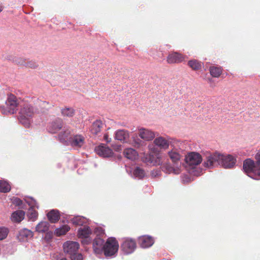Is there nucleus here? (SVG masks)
<instances>
[{
  "label": "nucleus",
  "mask_w": 260,
  "mask_h": 260,
  "mask_svg": "<svg viewBox=\"0 0 260 260\" xmlns=\"http://www.w3.org/2000/svg\"><path fill=\"white\" fill-rule=\"evenodd\" d=\"M255 161L247 158L243 162V168L244 172L251 178L260 179V152L255 156Z\"/></svg>",
  "instance_id": "1"
},
{
  "label": "nucleus",
  "mask_w": 260,
  "mask_h": 260,
  "mask_svg": "<svg viewBox=\"0 0 260 260\" xmlns=\"http://www.w3.org/2000/svg\"><path fill=\"white\" fill-rule=\"evenodd\" d=\"M35 113L34 107L28 103H24L21 106L19 112L18 120L25 127L29 128L32 122V118Z\"/></svg>",
  "instance_id": "2"
},
{
  "label": "nucleus",
  "mask_w": 260,
  "mask_h": 260,
  "mask_svg": "<svg viewBox=\"0 0 260 260\" xmlns=\"http://www.w3.org/2000/svg\"><path fill=\"white\" fill-rule=\"evenodd\" d=\"M64 252L70 255L71 260H83V256L77 253L79 244L77 242L67 241L63 245Z\"/></svg>",
  "instance_id": "3"
},
{
  "label": "nucleus",
  "mask_w": 260,
  "mask_h": 260,
  "mask_svg": "<svg viewBox=\"0 0 260 260\" xmlns=\"http://www.w3.org/2000/svg\"><path fill=\"white\" fill-rule=\"evenodd\" d=\"M203 166L205 168L212 169L220 165L221 153L215 152L211 153L207 152L204 154Z\"/></svg>",
  "instance_id": "4"
},
{
  "label": "nucleus",
  "mask_w": 260,
  "mask_h": 260,
  "mask_svg": "<svg viewBox=\"0 0 260 260\" xmlns=\"http://www.w3.org/2000/svg\"><path fill=\"white\" fill-rule=\"evenodd\" d=\"M119 244L115 238H109L104 245L103 250L106 256L114 255L118 251Z\"/></svg>",
  "instance_id": "5"
},
{
  "label": "nucleus",
  "mask_w": 260,
  "mask_h": 260,
  "mask_svg": "<svg viewBox=\"0 0 260 260\" xmlns=\"http://www.w3.org/2000/svg\"><path fill=\"white\" fill-rule=\"evenodd\" d=\"M6 105L7 109L2 112L5 114H13L16 113L19 102L16 96L10 94L6 102Z\"/></svg>",
  "instance_id": "6"
},
{
  "label": "nucleus",
  "mask_w": 260,
  "mask_h": 260,
  "mask_svg": "<svg viewBox=\"0 0 260 260\" xmlns=\"http://www.w3.org/2000/svg\"><path fill=\"white\" fill-rule=\"evenodd\" d=\"M136 247L137 244L136 241L129 238L124 239L121 245V250L126 254L132 253L135 251Z\"/></svg>",
  "instance_id": "7"
},
{
  "label": "nucleus",
  "mask_w": 260,
  "mask_h": 260,
  "mask_svg": "<svg viewBox=\"0 0 260 260\" xmlns=\"http://www.w3.org/2000/svg\"><path fill=\"white\" fill-rule=\"evenodd\" d=\"M202 156L197 152H192L189 153L185 157L186 164L190 166L199 165L202 161Z\"/></svg>",
  "instance_id": "8"
},
{
  "label": "nucleus",
  "mask_w": 260,
  "mask_h": 260,
  "mask_svg": "<svg viewBox=\"0 0 260 260\" xmlns=\"http://www.w3.org/2000/svg\"><path fill=\"white\" fill-rule=\"evenodd\" d=\"M236 163V159L231 155H223L221 154L220 165L224 168H231Z\"/></svg>",
  "instance_id": "9"
},
{
  "label": "nucleus",
  "mask_w": 260,
  "mask_h": 260,
  "mask_svg": "<svg viewBox=\"0 0 260 260\" xmlns=\"http://www.w3.org/2000/svg\"><path fill=\"white\" fill-rule=\"evenodd\" d=\"M95 151L99 155L103 157H109L113 155V151L104 144H101L95 148Z\"/></svg>",
  "instance_id": "10"
},
{
  "label": "nucleus",
  "mask_w": 260,
  "mask_h": 260,
  "mask_svg": "<svg viewBox=\"0 0 260 260\" xmlns=\"http://www.w3.org/2000/svg\"><path fill=\"white\" fill-rule=\"evenodd\" d=\"M185 56L177 52H173L169 54L167 58V61L169 64L179 63L183 61Z\"/></svg>",
  "instance_id": "11"
},
{
  "label": "nucleus",
  "mask_w": 260,
  "mask_h": 260,
  "mask_svg": "<svg viewBox=\"0 0 260 260\" xmlns=\"http://www.w3.org/2000/svg\"><path fill=\"white\" fill-rule=\"evenodd\" d=\"M139 136L141 139L149 141L154 138L155 134L150 129L145 128H140L139 129Z\"/></svg>",
  "instance_id": "12"
},
{
  "label": "nucleus",
  "mask_w": 260,
  "mask_h": 260,
  "mask_svg": "<svg viewBox=\"0 0 260 260\" xmlns=\"http://www.w3.org/2000/svg\"><path fill=\"white\" fill-rule=\"evenodd\" d=\"M63 121L61 119H56L50 123L48 126L49 132L55 134L61 129L63 126Z\"/></svg>",
  "instance_id": "13"
},
{
  "label": "nucleus",
  "mask_w": 260,
  "mask_h": 260,
  "mask_svg": "<svg viewBox=\"0 0 260 260\" xmlns=\"http://www.w3.org/2000/svg\"><path fill=\"white\" fill-rule=\"evenodd\" d=\"M71 129L69 127H64L63 129L59 133L58 137L60 141L62 143L69 142L71 137Z\"/></svg>",
  "instance_id": "14"
},
{
  "label": "nucleus",
  "mask_w": 260,
  "mask_h": 260,
  "mask_svg": "<svg viewBox=\"0 0 260 260\" xmlns=\"http://www.w3.org/2000/svg\"><path fill=\"white\" fill-rule=\"evenodd\" d=\"M85 138L81 135H76L72 137L69 142V144L73 147H81L84 144Z\"/></svg>",
  "instance_id": "15"
},
{
  "label": "nucleus",
  "mask_w": 260,
  "mask_h": 260,
  "mask_svg": "<svg viewBox=\"0 0 260 260\" xmlns=\"http://www.w3.org/2000/svg\"><path fill=\"white\" fill-rule=\"evenodd\" d=\"M138 241L140 245L143 248L150 247L154 243L153 238L150 236H147L140 237Z\"/></svg>",
  "instance_id": "16"
},
{
  "label": "nucleus",
  "mask_w": 260,
  "mask_h": 260,
  "mask_svg": "<svg viewBox=\"0 0 260 260\" xmlns=\"http://www.w3.org/2000/svg\"><path fill=\"white\" fill-rule=\"evenodd\" d=\"M104 241L100 237H96L93 241V249L95 253H101L104 248Z\"/></svg>",
  "instance_id": "17"
},
{
  "label": "nucleus",
  "mask_w": 260,
  "mask_h": 260,
  "mask_svg": "<svg viewBox=\"0 0 260 260\" xmlns=\"http://www.w3.org/2000/svg\"><path fill=\"white\" fill-rule=\"evenodd\" d=\"M154 144L160 149H167L169 146V142L162 137H158L154 139Z\"/></svg>",
  "instance_id": "18"
},
{
  "label": "nucleus",
  "mask_w": 260,
  "mask_h": 260,
  "mask_svg": "<svg viewBox=\"0 0 260 260\" xmlns=\"http://www.w3.org/2000/svg\"><path fill=\"white\" fill-rule=\"evenodd\" d=\"M123 153L125 157L132 160H136L138 156V152L134 149L131 148H125Z\"/></svg>",
  "instance_id": "19"
},
{
  "label": "nucleus",
  "mask_w": 260,
  "mask_h": 260,
  "mask_svg": "<svg viewBox=\"0 0 260 260\" xmlns=\"http://www.w3.org/2000/svg\"><path fill=\"white\" fill-rule=\"evenodd\" d=\"M129 137V134L127 131L122 129L118 130L115 133V138L121 142L126 141Z\"/></svg>",
  "instance_id": "20"
},
{
  "label": "nucleus",
  "mask_w": 260,
  "mask_h": 260,
  "mask_svg": "<svg viewBox=\"0 0 260 260\" xmlns=\"http://www.w3.org/2000/svg\"><path fill=\"white\" fill-rule=\"evenodd\" d=\"M162 169L167 173H173L175 174H179L180 173V169L179 167H172L170 164H164L162 165Z\"/></svg>",
  "instance_id": "21"
},
{
  "label": "nucleus",
  "mask_w": 260,
  "mask_h": 260,
  "mask_svg": "<svg viewBox=\"0 0 260 260\" xmlns=\"http://www.w3.org/2000/svg\"><path fill=\"white\" fill-rule=\"evenodd\" d=\"M48 220L51 223L57 222L60 218L59 212L58 210H52L49 212L47 214Z\"/></svg>",
  "instance_id": "22"
},
{
  "label": "nucleus",
  "mask_w": 260,
  "mask_h": 260,
  "mask_svg": "<svg viewBox=\"0 0 260 260\" xmlns=\"http://www.w3.org/2000/svg\"><path fill=\"white\" fill-rule=\"evenodd\" d=\"M25 212L22 210H17L14 212L11 215V219L13 222H20L24 217Z\"/></svg>",
  "instance_id": "23"
},
{
  "label": "nucleus",
  "mask_w": 260,
  "mask_h": 260,
  "mask_svg": "<svg viewBox=\"0 0 260 260\" xmlns=\"http://www.w3.org/2000/svg\"><path fill=\"white\" fill-rule=\"evenodd\" d=\"M49 228V223L47 221H41L37 225L36 230L38 233H46Z\"/></svg>",
  "instance_id": "24"
},
{
  "label": "nucleus",
  "mask_w": 260,
  "mask_h": 260,
  "mask_svg": "<svg viewBox=\"0 0 260 260\" xmlns=\"http://www.w3.org/2000/svg\"><path fill=\"white\" fill-rule=\"evenodd\" d=\"M168 155L174 164L177 165L179 162L181 155L176 150L169 151Z\"/></svg>",
  "instance_id": "25"
},
{
  "label": "nucleus",
  "mask_w": 260,
  "mask_h": 260,
  "mask_svg": "<svg viewBox=\"0 0 260 260\" xmlns=\"http://www.w3.org/2000/svg\"><path fill=\"white\" fill-rule=\"evenodd\" d=\"M33 236L32 232L27 229H23L21 230L18 235V238L20 241H24L27 238L32 237Z\"/></svg>",
  "instance_id": "26"
},
{
  "label": "nucleus",
  "mask_w": 260,
  "mask_h": 260,
  "mask_svg": "<svg viewBox=\"0 0 260 260\" xmlns=\"http://www.w3.org/2000/svg\"><path fill=\"white\" fill-rule=\"evenodd\" d=\"M61 115L63 117L71 118L75 114V110L73 108L65 107L61 109Z\"/></svg>",
  "instance_id": "27"
},
{
  "label": "nucleus",
  "mask_w": 260,
  "mask_h": 260,
  "mask_svg": "<svg viewBox=\"0 0 260 260\" xmlns=\"http://www.w3.org/2000/svg\"><path fill=\"white\" fill-rule=\"evenodd\" d=\"M209 71L213 77H219L222 72V69L220 67L211 66L210 67Z\"/></svg>",
  "instance_id": "28"
},
{
  "label": "nucleus",
  "mask_w": 260,
  "mask_h": 260,
  "mask_svg": "<svg viewBox=\"0 0 260 260\" xmlns=\"http://www.w3.org/2000/svg\"><path fill=\"white\" fill-rule=\"evenodd\" d=\"M103 123L101 120H96L94 121L91 126V132L93 134H98L102 129Z\"/></svg>",
  "instance_id": "29"
},
{
  "label": "nucleus",
  "mask_w": 260,
  "mask_h": 260,
  "mask_svg": "<svg viewBox=\"0 0 260 260\" xmlns=\"http://www.w3.org/2000/svg\"><path fill=\"white\" fill-rule=\"evenodd\" d=\"M187 64L190 68L194 71H198L201 69L203 66V63L201 61L196 59L189 60Z\"/></svg>",
  "instance_id": "30"
},
{
  "label": "nucleus",
  "mask_w": 260,
  "mask_h": 260,
  "mask_svg": "<svg viewBox=\"0 0 260 260\" xmlns=\"http://www.w3.org/2000/svg\"><path fill=\"white\" fill-rule=\"evenodd\" d=\"M134 176L139 179H142L146 175L145 171L141 168L136 167L133 172Z\"/></svg>",
  "instance_id": "31"
},
{
  "label": "nucleus",
  "mask_w": 260,
  "mask_h": 260,
  "mask_svg": "<svg viewBox=\"0 0 260 260\" xmlns=\"http://www.w3.org/2000/svg\"><path fill=\"white\" fill-rule=\"evenodd\" d=\"M11 190V186L9 183L4 180H0V192H8Z\"/></svg>",
  "instance_id": "32"
},
{
  "label": "nucleus",
  "mask_w": 260,
  "mask_h": 260,
  "mask_svg": "<svg viewBox=\"0 0 260 260\" xmlns=\"http://www.w3.org/2000/svg\"><path fill=\"white\" fill-rule=\"evenodd\" d=\"M70 228L68 225H64L60 228L56 229L55 230V234L58 236H62L65 235L69 230Z\"/></svg>",
  "instance_id": "33"
},
{
  "label": "nucleus",
  "mask_w": 260,
  "mask_h": 260,
  "mask_svg": "<svg viewBox=\"0 0 260 260\" xmlns=\"http://www.w3.org/2000/svg\"><path fill=\"white\" fill-rule=\"evenodd\" d=\"M38 216V212L32 207H30L28 211V217L29 219L34 221L37 220Z\"/></svg>",
  "instance_id": "34"
},
{
  "label": "nucleus",
  "mask_w": 260,
  "mask_h": 260,
  "mask_svg": "<svg viewBox=\"0 0 260 260\" xmlns=\"http://www.w3.org/2000/svg\"><path fill=\"white\" fill-rule=\"evenodd\" d=\"M72 223L76 225H81L84 222V218L81 216H76L71 220Z\"/></svg>",
  "instance_id": "35"
},
{
  "label": "nucleus",
  "mask_w": 260,
  "mask_h": 260,
  "mask_svg": "<svg viewBox=\"0 0 260 260\" xmlns=\"http://www.w3.org/2000/svg\"><path fill=\"white\" fill-rule=\"evenodd\" d=\"M90 234V230L89 228H84L82 229L79 230L78 234L80 237L83 238H87Z\"/></svg>",
  "instance_id": "36"
},
{
  "label": "nucleus",
  "mask_w": 260,
  "mask_h": 260,
  "mask_svg": "<svg viewBox=\"0 0 260 260\" xmlns=\"http://www.w3.org/2000/svg\"><path fill=\"white\" fill-rule=\"evenodd\" d=\"M26 59L22 57H15L13 61L14 63L18 66H24L26 64Z\"/></svg>",
  "instance_id": "37"
},
{
  "label": "nucleus",
  "mask_w": 260,
  "mask_h": 260,
  "mask_svg": "<svg viewBox=\"0 0 260 260\" xmlns=\"http://www.w3.org/2000/svg\"><path fill=\"white\" fill-rule=\"evenodd\" d=\"M9 230L5 227H0V240L5 239L8 236Z\"/></svg>",
  "instance_id": "38"
},
{
  "label": "nucleus",
  "mask_w": 260,
  "mask_h": 260,
  "mask_svg": "<svg viewBox=\"0 0 260 260\" xmlns=\"http://www.w3.org/2000/svg\"><path fill=\"white\" fill-rule=\"evenodd\" d=\"M39 66V64L38 63H37V62H36V61L35 60H26V64L25 65V67H27V68H31V69H36Z\"/></svg>",
  "instance_id": "39"
},
{
  "label": "nucleus",
  "mask_w": 260,
  "mask_h": 260,
  "mask_svg": "<svg viewBox=\"0 0 260 260\" xmlns=\"http://www.w3.org/2000/svg\"><path fill=\"white\" fill-rule=\"evenodd\" d=\"M162 156L160 153H156V165H162Z\"/></svg>",
  "instance_id": "40"
},
{
  "label": "nucleus",
  "mask_w": 260,
  "mask_h": 260,
  "mask_svg": "<svg viewBox=\"0 0 260 260\" xmlns=\"http://www.w3.org/2000/svg\"><path fill=\"white\" fill-rule=\"evenodd\" d=\"M104 139L105 141H106L107 143H109L111 142V138H109V136L108 134H105L104 136Z\"/></svg>",
  "instance_id": "41"
},
{
  "label": "nucleus",
  "mask_w": 260,
  "mask_h": 260,
  "mask_svg": "<svg viewBox=\"0 0 260 260\" xmlns=\"http://www.w3.org/2000/svg\"><path fill=\"white\" fill-rule=\"evenodd\" d=\"M16 200H17L16 203L18 205H20L22 204V201L21 200L17 199H16Z\"/></svg>",
  "instance_id": "42"
},
{
  "label": "nucleus",
  "mask_w": 260,
  "mask_h": 260,
  "mask_svg": "<svg viewBox=\"0 0 260 260\" xmlns=\"http://www.w3.org/2000/svg\"><path fill=\"white\" fill-rule=\"evenodd\" d=\"M4 7L2 5H0V13L3 10Z\"/></svg>",
  "instance_id": "43"
},
{
  "label": "nucleus",
  "mask_w": 260,
  "mask_h": 260,
  "mask_svg": "<svg viewBox=\"0 0 260 260\" xmlns=\"http://www.w3.org/2000/svg\"><path fill=\"white\" fill-rule=\"evenodd\" d=\"M139 145H140V144H139V143L135 142V146L136 147H138L139 146Z\"/></svg>",
  "instance_id": "44"
}]
</instances>
